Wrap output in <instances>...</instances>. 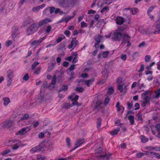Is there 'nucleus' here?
<instances>
[{
    "mask_svg": "<svg viewBox=\"0 0 160 160\" xmlns=\"http://www.w3.org/2000/svg\"><path fill=\"white\" fill-rule=\"evenodd\" d=\"M102 74L104 77V78L107 79L109 74V72L107 70H104L102 71Z\"/></svg>",
    "mask_w": 160,
    "mask_h": 160,
    "instance_id": "obj_31",
    "label": "nucleus"
},
{
    "mask_svg": "<svg viewBox=\"0 0 160 160\" xmlns=\"http://www.w3.org/2000/svg\"><path fill=\"white\" fill-rule=\"evenodd\" d=\"M103 151V149L102 148L99 147L97 148L95 150V153H101Z\"/></svg>",
    "mask_w": 160,
    "mask_h": 160,
    "instance_id": "obj_46",
    "label": "nucleus"
},
{
    "mask_svg": "<svg viewBox=\"0 0 160 160\" xmlns=\"http://www.w3.org/2000/svg\"><path fill=\"white\" fill-rule=\"evenodd\" d=\"M117 84L118 85L117 88L121 92H126L127 90V86H123L122 84V79L121 78H118L117 79Z\"/></svg>",
    "mask_w": 160,
    "mask_h": 160,
    "instance_id": "obj_2",
    "label": "nucleus"
},
{
    "mask_svg": "<svg viewBox=\"0 0 160 160\" xmlns=\"http://www.w3.org/2000/svg\"><path fill=\"white\" fill-rule=\"evenodd\" d=\"M95 81V78L92 77L89 79L85 81V84L87 87L90 86V85L93 83V82Z\"/></svg>",
    "mask_w": 160,
    "mask_h": 160,
    "instance_id": "obj_18",
    "label": "nucleus"
},
{
    "mask_svg": "<svg viewBox=\"0 0 160 160\" xmlns=\"http://www.w3.org/2000/svg\"><path fill=\"white\" fill-rule=\"evenodd\" d=\"M150 90H147L142 94V98L143 100L147 99L148 98V94L150 92Z\"/></svg>",
    "mask_w": 160,
    "mask_h": 160,
    "instance_id": "obj_16",
    "label": "nucleus"
},
{
    "mask_svg": "<svg viewBox=\"0 0 160 160\" xmlns=\"http://www.w3.org/2000/svg\"><path fill=\"white\" fill-rule=\"evenodd\" d=\"M40 27L38 25V23H34L31 24L26 29V33L28 35L33 33L37 31L38 28Z\"/></svg>",
    "mask_w": 160,
    "mask_h": 160,
    "instance_id": "obj_1",
    "label": "nucleus"
},
{
    "mask_svg": "<svg viewBox=\"0 0 160 160\" xmlns=\"http://www.w3.org/2000/svg\"><path fill=\"white\" fill-rule=\"evenodd\" d=\"M39 64V63L37 61L34 62L31 66V69L34 70Z\"/></svg>",
    "mask_w": 160,
    "mask_h": 160,
    "instance_id": "obj_40",
    "label": "nucleus"
},
{
    "mask_svg": "<svg viewBox=\"0 0 160 160\" xmlns=\"http://www.w3.org/2000/svg\"><path fill=\"white\" fill-rule=\"evenodd\" d=\"M10 142H11L12 144H18L22 142V141L20 140H17L16 139H13L9 141Z\"/></svg>",
    "mask_w": 160,
    "mask_h": 160,
    "instance_id": "obj_26",
    "label": "nucleus"
},
{
    "mask_svg": "<svg viewBox=\"0 0 160 160\" xmlns=\"http://www.w3.org/2000/svg\"><path fill=\"white\" fill-rule=\"evenodd\" d=\"M107 79L104 78L103 79H101L99 80L98 82V84H103L106 82Z\"/></svg>",
    "mask_w": 160,
    "mask_h": 160,
    "instance_id": "obj_52",
    "label": "nucleus"
},
{
    "mask_svg": "<svg viewBox=\"0 0 160 160\" xmlns=\"http://www.w3.org/2000/svg\"><path fill=\"white\" fill-rule=\"evenodd\" d=\"M130 11L132 14L133 15H135L138 12V10L137 8H130Z\"/></svg>",
    "mask_w": 160,
    "mask_h": 160,
    "instance_id": "obj_35",
    "label": "nucleus"
},
{
    "mask_svg": "<svg viewBox=\"0 0 160 160\" xmlns=\"http://www.w3.org/2000/svg\"><path fill=\"white\" fill-rule=\"evenodd\" d=\"M120 128H118L113 130L111 131L110 134L112 136L116 135L118 134V132L120 131Z\"/></svg>",
    "mask_w": 160,
    "mask_h": 160,
    "instance_id": "obj_25",
    "label": "nucleus"
},
{
    "mask_svg": "<svg viewBox=\"0 0 160 160\" xmlns=\"http://www.w3.org/2000/svg\"><path fill=\"white\" fill-rule=\"evenodd\" d=\"M45 39V38L43 37L42 38H40L38 40H35L33 41L31 43V45L32 46H34L35 44L37 45H39Z\"/></svg>",
    "mask_w": 160,
    "mask_h": 160,
    "instance_id": "obj_13",
    "label": "nucleus"
},
{
    "mask_svg": "<svg viewBox=\"0 0 160 160\" xmlns=\"http://www.w3.org/2000/svg\"><path fill=\"white\" fill-rule=\"evenodd\" d=\"M116 23L118 25L123 24L125 21V19L122 17L120 16H117L115 19Z\"/></svg>",
    "mask_w": 160,
    "mask_h": 160,
    "instance_id": "obj_11",
    "label": "nucleus"
},
{
    "mask_svg": "<svg viewBox=\"0 0 160 160\" xmlns=\"http://www.w3.org/2000/svg\"><path fill=\"white\" fill-rule=\"evenodd\" d=\"M63 38L62 37H59L58 39H57L56 41V43H58L60 42L63 39H64L65 38L64 36H63Z\"/></svg>",
    "mask_w": 160,
    "mask_h": 160,
    "instance_id": "obj_62",
    "label": "nucleus"
},
{
    "mask_svg": "<svg viewBox=\"0 0 160 160\" xmlns=\"http://www.w3.org/2000/svg\"><path fill=\"white\" fill-rule=\"evenodd\" d=\"M42 68L41 66H38L35 69L33 72V74L37 75L39 74L41 72Z\"/></svg>",
    "mask_w": 160,
    "mask_h": 160,
    "instance_id": "obj_28",
    "label": "nucleus"
},
{
    "mask_svg": "<svg viewBox=\"0 0 160 160\" xmlns=\"http://www.w3.org/2000/svg\"><path fill=\"white\" fill-rule=\"evenodd\" d=\"M84 90V88L81 87H77L76 88V90L79 92H82Z\"/></svg>",
    "mask_w": 160,
    "mask_h": 160,
    "instance_id": "obj_49",
    "label": "nucleus"
},
{
    "mask_svg": "<svg viewBox=\"0 0 160 160\" xmlns=\"http://www.w3.org/2000/svg\"><path fill=\"white\" fill-rule=\"evenodd\" d=\"M84 142L85 139L83 138H79L75 142V147L74 148V149H76Z\"/></svg>",
    "mask_w": 160,
    "mask_h": 160,
    "instance_id": "obj_12",
    "label": "nucleus"
},
{
    "mask_svg": "<svg viewBox=\"0 0 160 160\" xmlns=\"http://www.w3.org/2000/svg\"><path fill=\"white\" fill-rule=\"evenodd\" d=\"M156 6H152L150 7L148 9L147 11V13L148 16L150 15V13L156 7Z\"/></svg>",
    "mask_w": 160,
    "mask_h": 160,
    "instance_id": "obj_43",
    "label": "nucleus"
},
{
    "mask_svg": "<svg viewBox=\"0 0 160 160\" xmlns=\"http://www.w3.org/2000/svg\"><path fill=\"white\" fill-rule=\"evenodd\" d=\"M68 86L67 85H63L62 87V88L60 89L59 91L58 92H60L62 90L63 91H66L68 89Z\"/></svg>",
    "mask_w": 160,
    "mask_h": 160,
    "instance_id": "obj_39",
    "label": "nucleus"
},
{
    "mask_svg": "<svg viewBox=\"0 0 160 160\" xmlns=\"http://www.w3.org/2000/svg\"><path fill=\"white\" fill-rule=\"evenodd\" d=\"M147 155V154L146 153L140 152V153H137L136 154V157L138 158H140L142 157H143V156H144V155Z\"/></svg>",
    "mask_w": 160,
    "mask_h": 160,
    "instance_id": "obj_44",
    "label": "nucleus"
},
{
    "mask_svg": "<svg viewBox=\"0 0 160 160\" xmlns=\"http://www.w3.org/2000/svg\"><path fill=\"white\" fill-rule=\"evenodd\" d=\"M114 92V89L112 87L109 88L108 90V93L109 95H112Z\"/></svg>",
    "mask_w": 160,
    "mask_h": 160,
    "instance_id": "obj_45",
    "label": "nucleus"
},
{
    "mask_svg": "<svg viewBox=\"0 0 160 160\" xmlns=\"http://www.w3.org/2000/svg\"><path fill=\"white\" fill-rule=\"evenodd\" d=\"M155 94L153 95V97L158 98L160 97V89L156 90L155 92Z\"/></svg>",
    "mask_w": 160,
    "mask_h": 160,
    "instance_id": "obj_34",
    "label": "nucleus"
},
{
    "mask_svg": "<svg viewBox=\"0 0 160 160\" xmlns=\"http://www.w3.org/2000/svg\"><path fill=\"white\" fill-rule=\"evenodd\" d=\"M26 129L24 128H23L20 129V130L16 132V135H22L26 133Z\"/></svg>",
    "mask_w": 160,
    "mask_h": 160,
    "instance_id": "obj_23",
    "label": "nucleus"
},
{
    "mask_svg": "<svg viewBox=\"0 0 160 160\" xmlns=\"http://www.w3.org/2000/svg\"><path fill=\"white\" fill-rule=\"evenodd\" d=\"M70 139L69 138H67L66 139V142L68 146L70 147L71 146Z\"/></svg>",
    "mask_w": 160,
    "mask_h": 160,
    "instance_id": "obj_53",
    "label": "nucleus"
},
{
    "mask_svg": "<svg viewBox=\"0 0 160 160\" xmlns=\"http://www.w3.org/2000/svg\"><path fill=\"white\" fill-rule=\"evenodd\" d=\"M71 16H68L66 18H65L64 21L66 22H68L70 19H72Z\"/></svg>",
    "mask_w": 160,
    "mask_h": 160,
    "instance_id": "obj_59",
    "label": "nucleus"
},
{
    "mask_svg": "<svg viewBox=\"0 0 160 160\" xmlns=\"http://www.w3.org/2000/svg\"><path fill=\"white\" fill-rule=\"evenodd\" d=\"M56 80H57V76L56 75H54L52 79L51 82V84H50V86H52V87L53 88L54 87L55 85L56 84Z\"/></svg>",
    "mask_w": 160,
    "mask_h": 160,
    "instance_id": "obj_21",
    "label": "nucleus"
},
{
    "mask_svg": "<svg viewBox=\"0 0 160 160\" xmlns=\"http://www.w3.org/2000/svg\"><path fill=\"white\" fill-rule=\"evenodd\" d=\"M68 3L72 6L74 7L75 5L78 4L80 2L79 0H68Z\"/></svg>",
    "mask_w": 160,
    "mask_h": 160,
    "instance_id": "obj_14",
    "label": "nucleus"
},
{
    "mask_svg": "<svg viewBox=\"0 0 160 160\" xmlns=\"http://www.w3.org/2000/svg\"><path fill=\"white\" fill-rule=\"evenodd\" d=\"M79 42L76 40V38H72L70 44L68 45V47L69 49H73L78 44Z\"/></svg>",
    "mask_w": 160,
    "mask_h": 160,
    "instance_id": "obj_9",
    "label": "nucleus"
},
{
    "mask_svg": "<svg viewBox=\"0 0 160 160\" xmlns=\"http://www.w3.org/2000/svg\"><path fill=\"white\" fill-rule=\"evenodd\" d=\"M3 100L4 102L3 104L5 106H7L10 102L9 98L8 97L3 98Z\"/></svg>",
    "mask_w": 160,
    "mask_h": 160,
    "instance_id": "obj_30",
    "label": "nucleus"
},
{
    "mask_svg": "<svg viewBox=\"0 0 160 160\" xmlns=\"http://www.w3.org/2000/svg\"><path fill=\"white\" fill-rule=\"evenodd\" d=\"M29 116L28 114H24L19 120V122H20L21 121L24 120L25 119H27L28 118Z\"/></svg>",
    "mask_w": 160,
    "mask_h": 160,
    "instance_id": "obj_37",
    "label": "nucleus"
},
{
    "mask_svg": "<svg viewBox=\"0 0 160 160\" xmlns=\"http://www.w3.org/2000/svg\"><path fill=\"white\" fill-rule=\"evenodd\" d=\"M45 159V157L42 155H38L37 157V160H44Z\"/></svg>",
    "mask_w": 160,
    "mask_h": 160,
    "instance_id": "obj_48",
    "label": "nucleus"
},
{
    "mask_svg": "<svg viewBox=\"0 0 160 160\" xmlns=\"http://www.w3.org/2000/svg\"><path fill=\"white\" fill-rule=\"evenodd\" d=\"M110 99L108 97L105 98L104 101V104L106 105L108 104L110 102Z\"/></svg>",
    "mask_w": 160,
    "mask_h": 160,
    "instance_id": "obj_58",
    "label": "nucleus"
},
{
    "mask_svg": "<svg viewBox=\"0 0 160 160\" xmlns=\"http://www.w3.org/2000/svg\"><path fill=\"white\" fill-rule=\"evenodd\" d=\"M5 4V2H2L1 5H0V12H2L4 9Z\"/></svg>",
    "mask_w": 160,
    "mask_h": 160,
    "instance_id": "obj_47",
    "label": "nucleus"
},
{
    "mask_svg": "<svg viewBox=\"0 0 160 160\" xmlns=\"http://www.w3.org/2000/svg\"><path fill=\"white\" fill-rule=\"evenodd\" d=\"M155 127L156 130L158 132H160V123L156 124Z\"/></svg>",
    "mask_w": 160,
    "mask_h": 160,
    "instance_id": "obj_61",
    "label": "nucleus"
},
{
    "mask_svg": "<svg viewBox=\"0 0 160 160\" xmlns=\"http://www.w3.org/2000/svg\"><path fill=\"white\" fill-rule=\"evenodd\" d=\"M102 122V119L101 118H98L97 121L96 123L97 127L98 129L101 126Z\"/></svg>",
    "mask_w": 160,
    "mask_h": 160,
    "instance_id": "obj_32",
    "label": "nucleus"
},
{
    "mask_svg": "<svg viewBox=\"0 0 160 160\" xmlns=\"http://www.w3.org/2000/svg\"><path fill=\"white\" fill-rule=\"evenodd\" d=\"M102 104V102L101 100H98L97 101L95 106V108L96 110H99L101 108V105Z\"/></svg>",
    "mask_w": 160,
    "mask_h": 160,
    "instance_id": "obj_22",
    "label": "nucleus"
},
{
    "mask_svg": "<svg viewBox=\"0 0 160 160\" xmlns=\"http://www.w3.org/2000/svg\"><path fill=\"white\" fill-rule=\"evenodd\" d=\"M47 85L46 84H43L41 88V90H40V93H41L42 92V90H45L46 88H47Z\"/></svg>",
    "mask_w": 160,
    "mask_h": 160,
    "instance_id": "obj_60",
    "label": "nucleus"
},
{
    "mask_svg": "<svg viewBox=\"0 0 160 160\" xmlns=\"http://www.w3.org/2000/svg\"><path fill=\"white\" fill-rule=\"evenodd\" d=\"M134 117L133 116L130 115L128 117V119L130 121V123L131 125L134 124Z\"/></svg>",
    "mask_w": 160,
    "mask_h": 160,
    "instance_id": "obj_29",
    "label": "nucleus"
},
{
    "mask_svg": "<svg viewBox=\"0 0 160 160\" xmlns=\"http://www.w3.org/2000/svg\"><path fill=\"white\" fill-rule=\"evenodd\" d=\"M130 38L131 37L128 34H123L122 35V40L121 45L123 46L127 43V47H129L131 45L130 42Z\"/></svg>",
    "mask_w": 160,
    "mask_h": 160,
    "instance_id": "obj_3",
    "label": "nucleus"
},
{
    "mask_svg": "<svg viewBox=\"0 0 160 160\" xmlns=\"http://www.w3.org/2000/svg\"><path fill=\"white\" fill-rule=\"evenodd\" d=\"M150 153L152 155H155L157 158L160 159V155H159L158 153L153 152H150Z\"/></svg>",
    "mask_w": 160,
    "mask_h": 160,
    "instance_id": "obj_57",
    "label": "nucleus"
},
{
    "mask_svg": "<svg viewBox=\"0 0 160 160\" xmlns=\"http://www.w3.org/2000/svg\"><path fill=\"white\" fill-rule=\"evenodd\" d=\"M88 75L86 73H82L81 74V76L83 78H87L88 77Z\"/></svg>",
    "mask_w": 160,
    "mask_h": 160,
    "instance_id": "obj_64",
    "label": "nucleus"
},
{
    "mask_svg": "<svg viewBox=\"0 0 160 160\" xmlns=\"http://www.w3.org/2000/svg\"><path fill=\"white\" fill-rule=\"evenodd\" d=\"M144 100V101L142 104V106L143 107H145L146 105L148 104L150 102V100L149 99Z\"/></svg>",
    "mask_w": 160,
    "mask_h": 160,
    "instance_id": "obj_38",
    "label": "nucleus"
},
{
    "mask_svg": "<svg viewBox=\"0 0 160 160\" xmlns=\"http://www.w3.org/2000/svg\"><path fill=\"white\" fill-rule=\"evenodd\" d=\"M56 64V63L55 61H54V62L52 63L51 65L48 68V72H50L54 68Z\"/></svg>",
    "mask_w": 160,
    "mask_h": 160,
    "instance_id": "obj_42",
    "label": "nucleus"
},
{
    "mask_svg": "<svg viewBox=\"0 0 160 160\" xmlns=\"http://www.w3.org/2000/svg\"><path fill=\"white\" fill-rule=\"evenodd\" d=\"M103 36L101 35H98L97 36H95L94 37V39L95 41L94 46L96 48H98L99 44L101 42V40Z\"/></svg>",
    "mask_w": 160,
    "mask_h": 160,
    "instance_id": "obj_7",
    "label": "nucleus"
},
{
    "mask_svg": "<svg viewBox=\"0 0 160 160\" xmlns=\"http://www.w3.org/2000/svg\"><path fill=\"white\" fill-rule=\"evenodd\" d=\"M7 75L8 79L7 85L9 86L11 85L13 79V72L11 70H8L7 72Z\"/></svg>",
    "mask_w": 160,
    "mask_h": 160,
    "instance_id": "obj_6",
    "label": "nucleus"
},
{
    "mask_svg": "<svg viewBox=\"0 0 160 160\" xmlns=\"http://www.w3.org/2000/svg\"><path fill=\"white\" fill-rule=\"evenodd\" d=\"M109 8L108 6H106L103 7L102 9L101 10V12L102 13L104 12L106 10L107 11H109Z\"/></svg>",
    "mask_w": 160,
    "mask_h": 160,
    "instance_id": "obj_51",
    "label": "nucleus"
},
{
    "mask_svg": "<svg viewBox=\"0 0 160 160\" xmlns=\"http://www.w3.org/2000/svg\"><path fill=\"white\" fill-rule=\"evenodd\" d=\"M52 20L48 18H46L45 19L40 21L38 23V25L39 27H41L44 25L47 24L48 22H52Z\"/></svg>",
    "mask_w": 160,
    "mask_h": 160,
    "instance_id": "obj_10",
    "label": "nucleus"
},
{
    "mask_svg": "<svg viewBox=\"0 0 160 160\" xmlns=\"http://www.w3.org/2000/svg\"><path fill=\"white\" fill-rule=\"evenodd\" d=\"M3 128H9L12 125V122L11 120H8L2 123Z\"/></svg>",
    "mask_w": 160,
    "mask_h": 160,
    "instance_id": "obj_20",
    "label": "nucleus"
},
{
    "mask_svg": "<svg viewBox=\"0 0 160 160\" xmlns=\"http://www.w3.org/2000/svg\"><path fill=\"white\" fill-rule=\"evenodd\" d=\"M109 52L108 51H106L105 52H102L101 53V55L102 56V57L104 58H107L109 54Z\"/></svg>",
    "mask_w": 160,
    "mask_h": 160,
    "instance_id": "obj_36",
    "label": "nucleus"
},
{
    "mask_svg": "<svg viewBox=\"0 0 160 160\" xmlns=\"http://www.w3.org/2000/svg\"><path fill=\"white\" fill-rule=\"evenodd\" d=\"M137 119L138 121H142V114L141 113H138L137 115Z\"/></svg>",
    "mask_w": 160,
    "mask_h": 160,
    "instance_id": "obj_50",
    "label": "nucleus"
},
{
    "mask_svg": "<svg viewBox=\"0 0 160 160\" xmlns=\"http://www.w3.org/2000/svg\"><path fill=\"white\" fill-rule=\"evenodd\" d=\"M151 56L150 55H146L145 57V60L146 62H148L151 59Z\"/></svg>",
    "mask_w": 160,
    "mask_h": 160,
    "instance_id": "obj_54",
    "label": "nucleus"
},
{
    "mask_svg": "<svg viewBox=\"0 0 160 160\" xmlns=\"http://www.w3.org/2000/svg\"><path fill=\"white\" fill-rule=\"evenodd\" d=\"M32 10L34 12H37L39 11V9L38 6H37L33 8Z\"/></svg>",
    "mask_w": 160,
    "mask_h": 160,
    "instance_id": "obj_63",
    "label": "nucleus"
},
{
    "mask_svg": "<svg viewBox=\"0 0 160 160\" xmlns=\"http://www.w3.org/2000/svg\"><path fill=\"white\" fill-rule=\"evenodd\" d=\"M116 108H117V111L118 112H119L122 109V112L123 113L124 112V107L120 105V103L118 102L116 104Z\"/></svg>",
    "mask_w": 160,
    "mask_h": 160,
    "instance_id": "obj_15",
    "label": "nucleus"
},
{
    "mask_svg": "<svg viewBox=\"0 0 160 160\" xmlns=\"http://www.w3.org/2000/svg\"><path fill=\"white\" fill-rule=\"evenodd\" d=\"M122 37V33L120 32H115L111 38L113 41H120Z\"/></svg>",
    "mask_w": 160,
    "mask_h": 160,
    "instance_id": "obj_5",
    "label": "nucleus"
},
{
    "mask_svg": "<svg viewBox=\"0 0 160 160\" xmlns=\"http://www.w3.org/2000/svg\"><path fill=\"white\" fill-rule=\"evenodd\" d=\"M140 139L141 142L143 143H145L148 141V138H146L144 135H141L140 136Z\"/></svg>",
    "mask_w": 160,
    "mask_h": 160,
    "instance_id": "obj_33",
    "label": "nucleus"
},
{
    "mask_svg": "<svg viewBox=\"0 0 160 160\" xmlns=\"http://www.w3.org/2000/svg\"><path fill=\"white\" fill-rule=\"evenodd\" d=\"M76 103L75 102H73L72 103V105L70 104L69 103H66L63 105L62 108L66 109H68L72 107L73 106L76 105Z\"/></svg>",
    "mask_w": 160,
    "mask_h": 160,
    "instance_id": "obj_19",
    "label": "nucleus"
},
{
    "mask_svg": "<svg viewBox=\"0 0 160 160\" xmlns=\"http://www.w3.org/2000/svg\"><path fill=\"white\" fill-rule=\"evenodd\" d=\"M54 13L55 14H57L58 13H59L60 15H62L64 14V12L63 11H60V9L59 8H55Z\"/></svg>",
    "mask_w": 160,
    "mask_h": 160,
    "instance_id": "obj_41",
    "label": "nucleus"
},
{
    "mask_svg": "<svg viewBox=\"0 0 160 160\" xmlns=\"http://www.w3.org/2000/svg\"><path fill=\"white\" fill-rule=\"evenodd\" d=\"M104 2H102L100 5H99L100 7H102L104 4L106 5H109L112 2H110L109 0H103ZM99 6V4H98Z\"/></svg>",
    "mask_w": 160,
    "mask_h": 160,
    "instance_id": "obj_27",
    "label": "nucleus"
},
{
    "mask_svg": "<svg viewBox=\"0 0 160 160\" xmlns=\"http://www.w3.org/2000/svg\"><path fill=\"white\" fill-rule=\"evenodd\" d=\"M43 148L42 145L39 144L35 147H33L30 151V152L33 153L36 152H39L41 151Z\"/></svg>",
    "mask_w": 160,
    "mask_h": 160,
    "instance_id": "obj_8",
    "label": "nucleus"
},
{
    "mask_svg": "<svg viewBox=\"0 0 160 160\" xmlns=\"http://www.w3.org/2000/svg\"><path fill=\"white\" fill-rule=\"evenodd\" d=\"M67 74L70 76L69 78L68 79L69 80H72L75 77L74 75V72L72 70H67Z\"/></svg>",
    "mask_w": 160,
    "mask_h": 160,
    "instance_id": "obj_17",
    "label": "nucleus"
},
{
    "mask_svg": "<svg viewBox=\"0 0 160 160\" xmlns=\"http://www.w3.org/2000/svg\"><path fill=\"white\" fill-rule=\"evenodd\" d=\"M87 23L84 21H82L81 22V27L82 28H86L87 27Z\"/></svg>",
    "mask_w": 160,
    "mask_h": 160,
    "instance_id": "obj_55",
    "label": "nucleus"
},
{
    "mask_svg": "<svg viewBox=\"0 0 160 160\" xmlns=\"http://www.w3.org/2000/svg\"><path fill=\"white\" fill-rule=\"evenodd\" d=\"M32 19L31 18L28 17L25 18L23 22L25 24V25L30 24L32 22Z\"/></svg>",
    "mask_w": 160,
    "mask_h": 160,
    "instance_id": "obj_24",
    "label": "nucleus"
},
{
    "mask_svg": "<svg viewBox=\"0 0 160 160\" xmlns=\"http://www.w3.org/2000/svg\"><path fill=\"white\" fill-rule=\"evenodd\" d=\"M20 33L18 27L16 26H13L12 31V38L14 40L16 38H18L19 37Z\"/></svg>",
    "mask_w": 160,
    "mask_h": 160,
    "instance_id": "obj_4",
    "label": "nucleus"
},
{
    "mask_svg": "<svg viewBox=\"0 0 160 160\" xmlns=\"http://www.w3.org/2000/svg\"><path fill=\"white\" fill-rule=\"evenodd\" d=\"M10 152V150L9 149H7L3 151L2 153L1 154L2 155H4L9 153Z\"/></svg>",
    "mask_w": 160,
    "mask_h": 160,
    "instance_id": "obj_56",
    "label": "nucleus"
}]
</instances>
